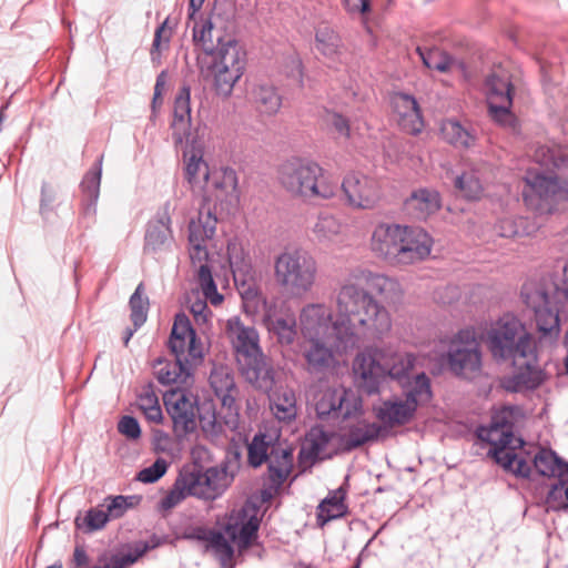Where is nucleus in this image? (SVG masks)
Listing matches in <instances>:
<instances>
[{
  "label": "nucleus",
  "instance_id": "obj_1",
  "mask_svg": "<svg viewBox=\"0 0 568 568\" xmlns=\"http://www.w3.org/2000/svg\"><path fill=\"white\" fill-rule=\"evenodd\" d=\"M368 285L387 303H397L404 296L402 284L394 277L356 266L338 284V306L351 314L369 339H382L393 326L388 310L365 287Z\"/></svg>",
  "mask_w": 568,
  "mask_h": 568
},
{
  "label": "nucleus",
  "instance_id": "obj_2",
  "mask_svg": "<svg viewBox=\"0 0 568 568\" xmlns=\"http://www.w3.org/2000/svg\"><path fill=\"white\" fill-rule=\"evenodd\" d=\"M335 315L325 303H308L298 315V328L304 341H334L339 354L357 348L369 339L365 329L358 327L352 315L338 306V288L334 297Z\"/></svg>",
  "mask_w": 568,
  "mask_h": 568
},
{
  "label": "nucleus",
  "instance_id": "obj_3",
  "mask_svg": "<svg viewBox=\"0 0 568 568\" xmlns=\"http://www.w3.org/2000/svg\"><path fill=\"white\" fill-rule=\"evenodd\" d=\"M534 161L545 171L527 170L524 178L527 186L523 192L524 200L540 213H551L559 203L568 200V183L551 174L554 169L568 170V151L538 145L534 152Z\"/></svg>",
  "mask_w": 568,
  "mask_h": 568
},
{
  "label": "nucleus",
  "instance_id": "obj_4",
  "mask_svg": "<svg viewBox=\"0 0 568 568\" xmlns=\"http://www.w3.org/2000/svg\"><path fill=\"white\" fill-rule=\"evenodd\" d=\"M519 413V408L515 406L496 409L489 426L479 427L477 436L490 445L488 455L505 470L517 477L529 478L531 467L526 460L525 453L516 452L524 445V440L514 434Z\"/></svg>",
  "mask_w": 568,
  "mask_h": 568
},
{
  "label": "nucleus",
  "instance_id": "obj_5",
  "mask_svg": "<svg viewBox=\"0 0 568 568\" xmlns=\"http://www.w3.org/2000/svg\"><path fill=\"white\" fill-rule=\"evenodd\" d=\"M277 173L283 189L303 201H327L334 199L338 192V184L333 175L310 158H288L278 166Z\"/></svg>",
  "mask_w": 568,
  "mask_h": 568
},
{
  "label": "nucleus",
  "instance_id": "obj_6",
  "mask_svg": "<svg viewBox=\"0 0 568 568\" xmlns=\"http://www.w3.org/2000/svg\"><path fill=\"white\" fill-rule=\"evenodd\" d=\"M225 334L235 351L242 376L255 388L270 392L274 386V369L260 346L256 328L233 316L226 322Z\"/></svg>",
  "mask_w": 568,
  "mask_h": 568
},
{
  "label": "nucleus",
  "instance_id": "obj_7",
  "mask_svg": "<svg viewBox=\"0 0 568 568\" xmlns=\"http://www.w3.org/2000/svg\"><path fill=\"white\" fill-rule=\"evenodd\" d=\"M197 63L201 74L212 80L215 93L227 98L244 74L246 52L236 40L217 38L216 50L199 58Z\"/></svg>",
  "mask_w": 568,
  "mask_h": 568
},
{
  "label": "nucleus",
  "instance_id": "obj_8",
  "mask_svg": "<svg viewBox=\"0 0 568 568\" xmlns=\"http://www.w3.org/2000/svg\"><path fill=\"white\" fill-rule=\"evenodd\" d=\"M316 260L301 250L281 252L274 258V280L278 287L294 297L310 293L317 281Z\"/></svg>",
  "mask_w": 568,
  "mask_h": 568
},
{
  "label": "nucleus",
  "instance_id": "obj_9",
  "mask_svg": "<svg viewBox=\"0 0 568 568\" xmlns=\"http://www.w3.org/2000/svg\"><path fill=\"white\" fill-rule=\"evenodd\" d=\"M403 395L383 400L376 408L377 419L386 427H397L409 423L419 405L432 398L430 379L425 373L417 374L413 381L403 385Z\"/></svg>",
  "mask_w": 568,
  "mask_h": 568
},
{
  "label": "nucleus",
  "instance_id": "obj_10",
  "mask_svg": "<svg viewBox=\"0 0 568 568\" xmlns=\"http://www.w3.org/2000/svg\"><path fill=\"white\" fill-rule=\"evenodd\" d=\"M521 297L526 306L534 313V323L537 338L534 342L538 348H552L556 346L561 324L558 308L551 296L542 285L527 283L523 286Z\"/></svg>",
  "mask_w": 568,
  "mask_h": 568
},
{
  "label": "nucleus",
  "instance_id": "obj_11",
  "mask_svg": "<svg viewBox=\"0 0 568 568\" xmlns=\"http://www.w3.org/2000/svg\"><path fill=\"white\" fill-rule=\"evenodd\" d=\"M485 341L493 358L498 362L529 355L531 346L536 344L525 324L511 314L496 321L487 331Z\"/></svg>",
  "mask_w": 568,
  "mask_h": 568
},
{
  "label": "nucleus",
  "instance_id": "obj_12",
  "mask_svg": "<svg viewBox=\"0 0 568 568\" xmlns=\"http://www.w3.org/2000/svg\"><path fill=\"white\" fill-rule=\"evenodd\" d=\"M531 470L552 479L546 496L548 508L559 511L568 509V462L552 449L539 448L528 460Z\"/></svg>",
  "mask_w": 568,
  "mask_h": 568
},
{
  "label": "nucleus",
  "instance_id": "obj_13",
  "mask_svg": "<svg viewBox=\"0 0 568 568\" xmlns=\"http://www.w3.org/2000/svg\"><path fill=\"white\" fill-rule=\"evenodd\" d=\"M484 89L491 120L516 133L517 118L511 111L515 89L510 73L501 67L494 69L487 75Z\"/></svg>",
  "mask_w": 568,
  "mask_h": 568
},
{
  "label": "nucleus",
  "instance_id": "obj_14",
  "mask_svg": "<svg viewBox=\"0 0 568 568\" xmlns=\"http://www.w3.org/2000/svg\"><path fill=\"white\" fill-rule=\"evenodd\" d=\"M447 366L455 376L474 379L483 373V355L474 328H464L450 339Z\"/></svg>",
  "mask_w": 568,
  "mask_h": 568
},
{
  "label": "nucleus",
  "instance_id": "obj_15",
  "mask_svg": "<svg viewBox=\"0 0 568 568\" xmlns=\"http://www.w3.org/2000/svg\"><path fill=\"white\" fill-rule=\"evenodd\" d=\"M202 194L204 212L210 211L214 216L217 212H229L240 201L237 175L231 168L213 170L207 183L199 192Z\"/></svg>",
  "mask_w": 568,
  "mask_h": 568
},
{
  "label": "nucleus",
  "instance_id": "obj_16",
  "mask_svg": "<svg viewBox=\"0 0 568 568\" xmlns=\"http://www.w3.org/2000/svg\"><path fill=\"white\" fill-rule=\"evenodd\" d=\"M540 351L537 344H534L531 346V354L510 358L514 371L501 381V385L506 390L514 393L534 390L545 383L548 373L539 364Z\"/></svg>",
  "mask_w": 568,
  "mask_h": 568
},
{
  "label": "nucleus",
  "instance_id": "obj_17",
  "mask_svg": "<svg viewBox=\"0 0 568 568\" xmlns=\"http://www.w3.org/2000/svg\"><path fill=\"white\" fill-rule=\"evenodd\" d=\"M226 254L241 295L246 300L255 297L258 274L253 266L247 245L241 239L232 237L227 242Z\"/></svg>",
  "mask_w": 568,
  "mask_h": 568
},
{
  "label": "nucleus",
  "instance_id": "obj_18",
  "mask_svg": "<svg viewBox=\"0 0 568 568\" xmlns=\"http://www.w3.org/2000/svg\"><path fill=\"white\" fill-rule=\"evenodd\" d=\"M260 523V508L252 501H245L241 507L230 511L224 531L239 550H245L256 539Z\"/></svg>",
  "mask_w": 568,
  "mask_h": 568
},
{
  "label": "nucleus",
  "instance_id": "obj_19",
  "mask_svg": "<svg viewBox=\"0 0 568 568\" xmlns=\"http://www.w3.org/2000/svg\"><path fill=\"white\" fill-rule=\"evenodd\" d=\"M169 348L176 359L193 367L199 366L204 358L203 343L184 314L175 316L169 338Z\"/></svg>",
  "mask_w": 568,
  "mask_h": 568
},
{
  "label": "nucleus",
  "instance_id": "obj_20",
  "mask_svg": "<svg viewBox=\"0 0 568 568\" xmlns=\"http://www.w3.org/2000/svg\"><path fill=\"white\" fill-rule=\"evenodd\" d=\"M345 203L353 210H373L382 199V189L377 180L368 175L351 172L341 183Z\"/></svg>",
  "mask_w": 568,
  "mask_h": 568
},
{
  "label": "nucleus",
  "instance_id": "obj_21",
  "mask_svg": "<svg viewBox=\"0 0 568 568\" xmlns=\"http://www.w3.org/2000/svg\"><path fill=\"white\" fill-rule=\"evenodd\" d=\"M361 408V397L345 388L323 389L315 403V410L321 419L348 418L357 414Z\"/></svg>",
  "mask_w": 568,
  "mask_h": 568
},
{
  "label": "nucleus",
  "instance_id": "obj_22",
  "mask_svg": "<svg viewBox=\"0 0 568 568\" xmlns=\"http://www.w3.org/2000/svg\"><path fill=\"white\" fill-rule=\"evenodd\" d=\"M382 349L366 347L353 361V375L355 381L367 394L378 393L382 382L386 378V368L382 358Z\"/></svg>",
  "mask_w": 568,
  "mask_h": 568
},
{
  "label": "nucleus",
  "instance_id": "obj_23",
  "mask_svg": "<svg viewBox=\"0 0 568 568\" xmlns=\"http://www.w3.org/2000/svg\"><path fill=\"white\" fill-rule=\"evenodd\" d=\"M190 388H172L164 394V404L178 435H185L196 426V397Z\"/></svg>",
  "mask_w": 568,
  "mask_h": 568
},
{
  "label": "nucleus",
  "instance_id": "obj_24",
  "mask_svg": "<svg viewBox=\"0 0 568 568\" xmlns=\"http://www.w3.org/2000/svg\"><path fill=\"white\" fill-rule=\"evenodd\" d=\"M217 217L210 211L199 210L196 220H192L189 225L190 258L194 266H209V252L206 242L211 240L216 230Z\"/></svg>",
  "mask_w": 568,
  "mask_h": 568
},
{
  "label": "nucleus",
  "instance_id": "obj_25",
  "mask_svg": "<svg viewBox=\"0 0 568 568\" xmlns=\"http://www.w3.org/2000/svg\"><path fill=\"white\" fill-rule=\"evenodd\" d=\"M184 174L194 193H199L207 183L213 170H210L204 160V140L201 136H192L183 142Z\"/></svg>",
  "mask_w": 568,
  "mask_h": 568
},
{
  "label": "nucleus",
  "instance_id": "obj_26",
  "mask_svg": "<svg viewBox=\"0 0 568 568\" xmlns=\"http://www.w3.org/2000/svg\"><path fill=\"white\" fill-rule=\"evenodd\" d=\"M433 237L420 227L404 226L395 266H406L428 258Z\"/></svg>",
  "mask_w": 568,
  "mask_h": 568
},
{
  "label": "nucleus",
  "instance_id": "obj_27",
  "mask_svg": "<svg viewBox=\"0 0 568 568\" xmlns=\"http://www.w3.org/2000/svg\"><path fill=\"white\" fill-rule=\"evenodd\" d=\"M262 322L282 345H291L296 338V318L290 310H284L277 301L263 303Z\"/></svg>",
  "mask_w": 568,
  "mask_h": 568
},
{
  "label": "nucleus",
  "instance_id": "obj_28",
  "mask_svg": "<svg viewBox=\"0 0 568 568\" xmlns=\"http://www.w3.org/2000/svg\"><path fill=\"white\" fill-rule=\"evenodd\" d=\"M342 420L339 442L346 450L355 449L377 439L384 430L382 425L369 422L364 417L363 407L354 416L342 418Z\"/></svg>",
  "mask_w": 568,
  "mask_h": 568
},
{
  "label": "nucleus",
  "instance_id": "obj_29",
  "mask_svg": "<svg viewBox=\"0 0 568 568\" xmlns=\"http://www.w3.org/2000/svg\"><path fill=\"white\" fill-rule=\"evenodd\" d=\"M403 225L394 223H378L371 235V251L379 258L395 266Z\"/></svg>",
  "mask_w": 568,
  "mask_h": 568
},
{
  "label": "nucleus",
  "instance_id": "obj_30",
  "mask_svg": "<svg viewBox=\"0 0 568 568\" xmlns=\"http://www.w3.org/2000/svg\"><path fill=\"white\" fill-rule=\"evenodd\" d=\"M398 125L408 134L416 135L424 128L423 116L416 99L413 95L397 92L390 98Z\"/></svg>",
  "mask_w": 568,
  "mask_h": 568
},
{
  "label": "nucleus",
  "instance_id": "obj_31",
  "mask_svg": "<svg viewBox=\"0 0 568 568\" xmlns=\"http://www.w3.org/2000/svg\"><path fill=\"white\" fill-rule=\"evenodd\" d=\"M194 368L179 359L158 358L153 364L154 376L162 385H174V388L192 387Z\"/></svg>",
  "mask_w": 568,
  "mask_h": 568
},
{
  "label": "nucleus",
  "instance_id": "obj_32",
  "mask_svg": "<svg viewBox=\"0 0 568 568\" xmlns=\"http://www.w3.org/2000/svg\"><path fill=\"white\" fill-rule=\"evenodd\" d=\"M169 206V203H166L163 212L159 213L155 219L148 223L144 236V251L148 253L169 250L173 244L174 239Z\"/></svg>",
  "mask_w": 568,
  "mask_h": 568
},
{
  "label": "nucleus",
  "instance_id": "obj_33",
  "mask_svg": "<svg viewBox=\"0 0 568 568\" xmlns=\"http://www.w3.org/2000/svg\"><path fill=\"white\" fill-rule=\"evenodd\" d=\"M293 448L287 445L274 444L271 446L267 458V480L273 489L280 488L293 470Z\"/></svg>",
  "mask_w": 568,
  "mask_h": 568
},
{
  "label": "nucleus",
  "instance_id": "obj_34",
  "mask_svg": "<svg viewBox=\"0 0 568 568\" xmlns=\"http://www.w3.org/2000/svg\"><path fill=\"white\" fill-rule=\"evenodd\" d=\"M239 423V409L227 410L222 418L214 410H206L200 415V427L204 436L214 444L226 442L227 432L234 430Z\"/></svg>",
  "mask_w": 568,
  "mask_h": 568
},
{
  "label": "nucleus",
  "instance_id": "obj_35",
  "mask_svg": "<svg viewBox=\"0 0 568 568\" xmlns=\"http://www.w3.org/2000/svg\"><path fill=\"white\" fill-rule=\"evenodd\" d=\"M209 381L214 394L221 400L224 409H239L236 405L239 389L235 385L234 376L227 366H214L211 371Z\"/></svg>",
  "mask_w": 568,
  "mask_h": 568
},
{
  "label": "nucleus",
  "instance_id": "obj_36",
  "mask_svg": "<svg viewBox=\"0 0 568 568\" xmlns=\"http://www.w3.org/2000/svg\"><path fill=\"white\" fill-rule=\"evenodd\" d=\"M172 130V136L176 145L182 144L187 140V138L192 139V136H200L196 132L194 133L191 131V105L189 88L184 87L175 98Z\"/></svg>",
  "mask_w": 568,
  "mask_h": 568
},
{
  "label": "nucleus",
  "instance_id": "obj_37",
  "mask_svg": "<svg viewBox=\"0 0 568 568\" xmlns=\"http://www.w3.org/2000/svg\"><path fill=\"white\" fill-rule=\"evenodd\" d=\"M307 345L303 351L311 372H324L336 363L334 341H304Z\"/></svg>",
  "mask_w": 568,
  "mask_h": 568
},
{
  "label": "nucleus",
  "instance_id": "obj_38",
  "mask_svg": "<svg viewBox=\"0 0 568 568\" xmlns=\"http://www.w3.org/2000/svg\"><path fill=\"white\" fill-rule=\"evenodd\" d=\"M102 160L103 156L101 155L94 166L87 172L81 182V203L82 214L84 216H94L97 212V202L100 195L102 175Z\"/></svg>",
  "mask_w": 568,
  "mask_h": 568
},
{
  "label": "nucleus",
  "instance_id": "obj_39",
  "mask_svg": "<svg viewBox=\"0 0 568 568\" xmlns=\"http://www.w3.org/2000/svg\"><path fill=\"white\" fill-rule=\"evenodd\" d=\"M333 438V433L326 432L322 427H312L303 440L301 458L313 463L329 457L327 447Z\"/></svg>",
  "mask_w": 568,
  "mask_h": 568
},
{
  "label": "nucleus",
  "instance_id": "obj_40",
  "mask_svg": "<svg viewBox=\"0 0 568 568\" xmlns=\"http://www.w3.org/2000/svg\"><path fill=\"white\" fill-rule=\"evenodd\" d=\"M407 209L418 220H425L440 209V196L436 190L418 189L406 200Z\"/></svg>",
  "mask_w": 568,
  "mask_h": 568
},
{
  "label": "nucleus",
  "instance_id": "obj_41",
  "mask_svg": "<svg viewBox=\"0 0 568 568\" xmlns=\"http://www.w3.org/2000/svg\"><path fill=\"white\" fill-rule=\"evenodd\" d=\"M443 139L455 148L469 149L477 141L476 132L454 119L444 120L440 124Z\"/></svg>",
  "mask_w": 568,
  "mask_h": 568
},
{
  "label": "nucleus",
  "instance_id": "obj_42",
  "mask_svg": "<svg viewBox=\"0 0 568 568\" xmlns=\"http://www.w3.org/2000/svg\"><path fill=\"white\" fill-rule=\"evenodd\" d=\"M270 408L274 417L282 423H290L297 416V404L294 390L281 388L270 395Z\"/></svg>",
  "mask_w": 568,
  "mask_h": 568
},
{
  "label": "nucleus",
  "instance_id": "obj_43",
  "mask_svg": "<svg viewBox=\"0 0 568 568\" xmlns=\"http://www.w3.org/2000/svg\"><path fill=\"white\" fill-rule=\"evenodd\" d=\"M346 491L339 487L329 491L317 507V524L324 526L333 519L341 518L347 514V505L345 504Z\"/></svg>",
  "mask_w": 568,
  "mask_h": 568
},
{
  "label": "nucleus",
  "instance_id": "obj_44",
  "mask_svg": "<svg viewBox=\"0 0 568 568\" xmlns=\"http://www.w3.org/2000/svg\"><path fill=\"white\" fill-rule=\"evenodd\" d=\"M193 21L192 37L194 45L201 49L205 55L213 53L217 48V38L222 39L221 36L214 34V24L210 17L195 16Z\"/></svg>",
  "mask_w": 568,
  "mask_h": 568
},
{
  "label": "nucleus",
  "instance_id": "obj_45",
  "mask_svg": "<svg viewBox=\"0 0 568 568\" xmlns=\"http://www.w3.org/2000/svg\"><path fill=\"white\" fill-rule=\"evenodd\" d=\"M383 365L386 368V376L396 379L403 386L407 381H413L408 377V373L414 367L415 356L410 353H393L386 355L382 351Z\"/></svg>",
  "mask_w": 568,
  "mask_h": 568
},
{
  "label": "nucleus",
  "instance_id": "obj_46",
  "mask_svg": "<svg viewBox=\"0 0 568 568\" xmlns=\"http://www.w3.org/2000/svg\"><path fill=\"white\" fill-rule=\"evenodd\" d=\"M176 478L187 496L209 501L205 488L206 485L203 480L205 479L204 471L200 468H196L195 466L183 467Z\"/></svg>",
  "mask_w": 568,
  "mask_h": 568
},
{
  "label": "nucleus",
  "instance_id": "obj_47",
  "mask_svg": "<svg viewBox=\"0 0 568 568\" xmlns=\"http://www.w3.org/2000/svg\"><path fill=\"white\" fill-rule=\"evenodd\" d=\"M204 478L209 501L221 497L233 481V476L226 467H210L204 470Z\"/></svg>",
  "mask_w": 568,
  "mask_h": 568
},
{
  "label": "nucleus",
  "instance_id": "obj_48",
  "mask_svg": "<svg viewBox=\"0 0 568 568\" xmlns=\"http://www.w3.org/2000/svg\"><path fill=\"white\" fill-rule=\"evenodd\" d=\"M535 231V223L523 216L505 217L496 224V232L501 237H520L531 235Z\"/></svg>",
  "mask_w": 568,
  "mask_h": 568
},
{
  "label": "nucleus",
  "instance_id": "obj_49",
  "mask_svg": "<svg viewBox=\"0 0 568 568\" xmlns=\"http://www.w3.org/2000/svg\"><path fill=\"white\" fill-rule=\"evenodd\" d=\"M343 229L344 225L336 215L323 212L316 219L313 233L320 242L332 241L342 234Z\"/></svg>",
  "mask_w": 568,
  "mask_h": 568
},
{
  "label": "nucleus",
  "instance_id": "obj_50",
  "mask_svg": "<svg viewBox=\"0 0 568 568\" xmlns=\"http://www.w3.org/2000/svg\"><path fill=\"white\" fill-rule=\"evenodd\" d=\"M206 549L213 554L222 568L233 567L234 548L222 532L214 530Z\"/></svg>",
  "mask_w": 568,
  "mask_h": 568
},
{
  "label": "nucleus",
  "instance_id": "obj_51",
  "mask_svg": "<svg viewBox=\"0 0 568 568\" xmlns=\"http://www.w3.org/2000/svg\"><path fill=\"white\" fill-rule=\"evenodd\" d=\"M455 187L468 200H478L484 193V183L478 170L465 171L455 180Z\"/></svg>",
  "mask_w": 568,
  "mask_h": 568
},
{
  "label": "nucleus",
  "instance_id": "obj_52",
  "mask_svg": "<svg viewBox=\"0 0 568 568\" xmlns=\"http://www.w3.org/2000/svg\"><path fill=\"white\" fill-rule=\"evenodd\" d=\"M254 101L258 111L268 115L275 114L282 105L281 95L270 85H258L254 91Z\"/></svg>",
  "mask_w": 568,
  "mask_h": 568
},
{
  "label": "nucleus",
  "instance_id": "obj_53",
  "mask_svg": "<svg viewBox=\"0 0 568 568\" xmlns=\"http://www.w3.org/2000/svg\"><path fill=\"white\" fill-rule=\"evenodd\" d=\"M315 47L323 55L333 58L339 52L341 39L328 26H320L315 33Z\"/></svg>",
  "mask_w": 568,
  "mask_h": 568
},
{
  "label": "nucleus",
  "instance_id": "obj_54",
  "mask_svg": "<svg viewBox=\"0 0 568 568\" xmlns=\"http://www.w3.org/2000/svg\"><path fill=\"white\" fill-rule=\"evenodd\" d=\"M109 518L102 504L98 507L90 508L83 516H77L75 527L87 534L101 530L108 524Z\"/></svg>",
  "mask_w": 568,
  "mask_h": 568
},
{
  "label": "nucleus",
  "instance_id": "obj_55",
  "mask_svg": "<svg viewBox=\"0 0 568 568\" xmlns=\"http://www.w3.org/2000/svg\"><path fill=\"white\" fill-rule=\"evenodd\" d=\"M417 52L424 65L432 70L447 72L452 70V68L456 63V61L449 54L437 48L429 49L426 51H423L420 48H417Z\"/></svg>",
  "mask_w": 568,
  "mask_h": 568
},
{
  "label": "nucleus",
  "instance_id": "obj_56",
  "mask_svg": "<svg viewBox=\"0 0 568 568\" xmlns=\"http://www.w3.org/2000/svg\"><path fill=\"white\" fill-rule=\"evenodd\" d=\"M272 438L263 433L256 434L247 447L248 463L253 467L261 466L264 462H267Z\"/></svg>",
  "mask_w": 568,
  "mask_h": 568
},
{
  "label": "nucleus",
  "instance_id": "obj_57",
  "mask_svg": "<svg viewBox=\"0 0 568 568\" xmlns=\"http://www.w3.org/2000/svg\"><path fill=\"white\" fill-rule=\"evenodd\" d=\"M196 280L206 301L213 306H217L223 302L224 297L217 292L210 266H200Z\"/></svg>",
  "mask_w": 568,
  "mask_h": 568
},
{
  "label": "nucleus",
  "instance_id": "obj_58",
  "mask_svg": "<svg viewBox=\"0 0 568 568\" xmlns=\"http://www.w3.org/2000/svg\"><path fill=\"white\" fill-rule=\"evenodd\" d=\"M141 552H109L104 551L98 557L97 564L91 568H128L133 565Z\"/></svg>",
  "mask_w": 568,
  "mask_h": 568
},
{
  "label": "nucleus",
  "instance_id": "obj_59",
  "mask_svg": "<svg viewBox=\"0 0 568 568\" xmlns=\"http://www.w3.org/2000/svg\"><path fill=\"white\" fill-rule=\"evenodd\" d=\"M143 284L140 283L134 293L131 295L129 302L131 308L130 317L135 329L145 323L148 316L149 300L148 297L143 296Z\"/></svg>",
  "mask_w": 568,
  "mask_h": 568
},
{
  "label": "nucleus",
  "instance_id": "obj_60",
  "mask_svg": "<svg viewBox=\"0 0 568 568\" xmlns=\"http://www.w3.org/2000/svg\"><path fill=\"white\" fill-rule=\"evenodd\" d=\"M138 406L150 422L160 423L162 420L159 398L152 389H144L138 396Z\"/></svg>",
  "mask_w": 568,
  "mask_h": 568
},
{
  "label": "nucleus",
  "instance_id": "obj_61",
  "mask_svg": "<svg viewBox=\"0 0 568 568\" xmlns=\"http://www.w3.org/2000/svg\"><path fill=\"white\" fill-rule=\"evenodd\" d=\"M133 496H108L104 498L102 507L104 508L109 520L118 519L124 516L129 508L133 506Z\"/></svg>",
  "mask_w": 568,
  "mask_h": 568
},
{
  "label": "nucleus",
  "instance_id": "obj_62",
  "mask_svg": "<svg viewBox=\"0 0 568 568\" xmlns=\"http://www.w3.org/2000/svg\"><path fill=\"white\" fill-rule=\"evenodd\" d=\"M171 37L172 30L168 27L166 21L156 28L150 52L154 63L160 64L162 52L169 49Z\"/></svg>",
  "mask_w": 568,
  "mask_h": 568
},
{
  "label": "nucleus",
  "instance_id": "obj_63",
  "mask_svg": "<svg viewBox=\"0 0 568 568\" xmlns=\"http://www.w3.org/2000/svg\"><path fill=\"white\" fill-rule=\"evenodd\" d=\"M187 497L189 496L186 495L184 488L176 478L172 488L160 500L159 509L162 511H169L179 506Z\"/></svg>",
  "mask_w": 568,
  "mask_h": 568
},
{
  "label": "nucleus",
  "instance_id": "obj_64",
  "mask_svg": "<svg viewBox=\"0 0 568 568\" xmlns=\"http://www.w3.org/2000/svg\"><path fill=\"white\" fill-rule=\"evenodd\" d=\"M168 462L163 458H158L151 466L143 468L136 475V479L144 484H152L165 475L168 470Z\"/></svg>",
  "mask_w": 568,
  "mask_h": 568
}]
</instances>
